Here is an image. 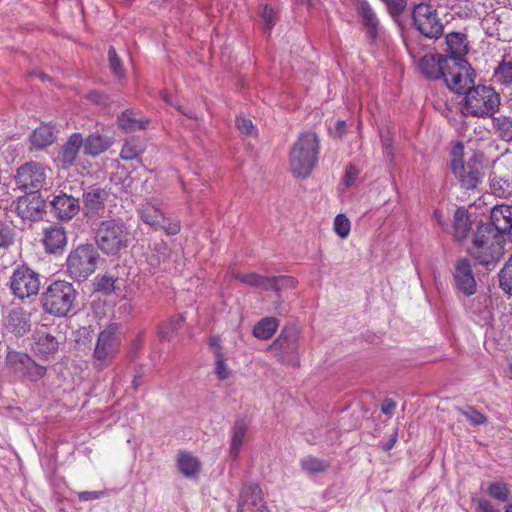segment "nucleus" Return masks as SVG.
Returning <instances> with one entry per match:
<instances>
[{"mask_svg":"<svg viewBox=\"0 0 512 512\" xmlns=\"http://www.w3.org/2000/svg\"><path fill=\"white\" fill-rule=\"evenodd\" d=\"M357 177H358V170L354 166L350 165L346 170L345 177H344V183L347 186H350L354 183V181L356 180Z\"/></svg>","mask_w":512,"mask_h":512,"instance_id":"56","label":"nucleus"},{"mask_svg":"<svg viewBox=\"0 0 512 512\" xmlns=\"http://www.w3.org/2000/svg\"><path fill=\"white\" fill-rule=\"evenodd\" d=\"M87 98L90 101L98 103V104H104L107 100V97L105 94L97 92V91H92V92L88 93Z\"/></svg>","mask_w":512,"mask_h":512,"instance_id":"60","label":"nucleus"},{"mask_svg":"<svg viewBox=\"0 0 512 512\" xmlns=\"http://www.w3.org/2000/svg\"><path fill=\"white\" fill-rule=\"evenodd\" d=\"M301 468L309 474L321 473L327 470L330 462L313 456H307L300 462Z\"/></svg>","mask_w":512,"mask_h":512,"instance_id":"40","label":"nucleus"},{"mask_svg":"<svg viewBox=\"0 0 512 512\" xmlns=\"http://www.w3.org/2000/svg\"><path fill=\"white\" fill-rule=\"evenodd\" d=\"M144 152V147L140 141L131 139L125 141L120 151L121 159L125 161L136 160Z\"/></svg>","mask_w":512,"mask_h":512,"instance_id":"39","label":"nucleus"},{"mask_svg":"<svg viewBox=\"0 0 512 512\" xmlns=\"http://www.w3.org/2000/svg\"><path fill=\"white\" fill-rule=\"evenodd\" d=\"M482 155L475 151L465 154L462 142H456L450 151V169L461 188L474 190L482 181Z\"/></svg>","mask_w":512,"mask_h":512,"instance_id":"2","label":"nucleus"},{"mask_svg":"<svg viewBox=\"0 0 512 512\" xmlns=\"http://www.w3.org/2000/svg\"><path fill=\"white\" fill-rule=\"evenodd\" d=\"M118 278L110 274L98 276L95 280V291L110 295L116 289Z\"/></svg>","mask_w":512,"mask_h":512,"instance_id":"43","label":"nucleus"},{"mask_svg":"<svg viewBox=\"0 0 512 512\" xmlns=\"http://www.w3.org/2000/svg\"><path fill=\"white\" fill-rule=\"evenodd\" d=\"M359 15L367 28V34L371 39H376L378 36L379 20L367 1H362L359 4Z\"/></svg>","mask_w":512,"mask_h":512,"instance_id":"31","label":"nucleus"},{"mask_svg":"<svg viewBox=\"0 0 512 512\" xmlns=\"http://www.w3.org/2000/svg\"><path fill=\"white\" fill-rule=\"evenodd\" d=\"M346 122L343 120H338L336 122V132L338 136L341 137L345 133Z\"/></svg>","mask_w":512,"mask_h":512,"instance_id":"64","label":"nucleus"},{"mask_svg":"<svg viewBox=\"0 0 512 512\" xmlns=\"http://www.w3.org/2000/svg\"><path fill=\"white\" fill-rule=\"evenodd\" d=\"M56 140L55 127L52 123H41L29 137L30 149L40 151L52 145Z\"/></svg>","mask_w":512,"mask_h":512,"instance_id":"22","label":"nucleus"},{"mask_svg":"<svg viewBox=\"0 0 512 512\" xmlns=\"http://www.w3.org/2000/svg\"><path fill=\"white\" fill-rule=\"evenodd\" d=\"M262 18L265 24V29L270 31L275 23V12L273 8L266 5L263 9Z\"/></svg>","mask_w":512,"mask_h":512,"instance_id":"53","label":"nucleus"},{"mask_svg":"<svg viewBox=\"0 0 512 512\" xmlns=\"http://www.w3.org/2000/svg\"><path fill=\"white\" fill-rule=\"evenodd\" d=\"M233 278L247 286L260 288L263 290H279V287L277 285V277L275 276L269 277L255 272H237L233 273Z\"/></svg>","mask_w":512,"mask_h":512,"instance_id":"24","label":"nucleus"},{"mask_svg":"<svg viewBox=\"0 0 512 512\" xmlns=\"http://www.w3.org/2000/svg\"><path fill=\"white\" fill-rule=\"evenodd\" d=\"M182 315H174L161 323L158 327L160 340H171L184 323Z\"/></svg>","mask_w":512,"mask_h":512,"instance_id":"36","label":"nucleus"},{"mask_svg":"<svg viewBox=\"0 0 512 512\" xmlns=\"http://www.w3.org/2000/svg\"><path fill=\"white\" fill-rule=\"evenodd\" d=\"M102 495L101 491H83L78 494V497L80 501H89L99 499Z\"/></svg>","mask_w":512,"mask_h":512,"instance_id":"57","label":"nucleus"},{"mask_svg":"<svg viewBox=\"0 0 512 512\" xmlns=\"http://www.w3.org/2000/svg\"><path fill=\"white\" fill-rule=\"evenodd\" d=\"M118 124L123 130L127 132L145 128L143 122L135 117V113L132 110L124 111L118 117Z\"/></svg>","mask_w":512,"mask_h":512,"instance_id":"42","label":"nucleus"},{"mask_svg":"<svg viewBox=\"0 0 512 512\" xmlns=\"http://www.w3.org/2000/svg\"><path fill=\"white\" fill-rule=\"evenodd\" d=\"M42 243L46 253H62L67 246L66 230L59 225H51L44 228Z\"/></svg>","mask_w":512,"mask_h":512,"instance_id":"20","label":"nucleus"},{"mask_svg":"<svg viewBox=\"0 0 512 512\" xmlns=\"http://www.w3.org/2000/svg\"><path fill=\"white\" fill-rule=\"evenodd\" d=\"M500 288L512 295V254L509 256L498 274Z\"/></svg>","mask_w":512,"mask_h":512,"instance_id":"41","label":"nucleus"},{"mask_svg":"<svg viewBox=\"0 0 512 512\" xmlns=\"http://www.w3.org/2000/svg\"><path fill=\"white\" fill-rule=\"evenodd\" d=\"M16 212L23 220H41L46 213V201L37 192H30L18 198Z\"/></svg>","mask_w":512,"mask_h":512,"instance_id":"14","label":"nucleus"},{"mask_svg":"<svg viewBox=\"0 0 512 512\" xmlns=\"http://www.w3.org/2000/svg\"><path fill=\"white\" fill-rule=\"evenodd\" d=\"M236 126L238 130L245 135L251 136L254 134L255 127L252 121L245 117H237Z\"/></svg>","mask_w":512,"mask_h":512,"instance_id":"51","label":"nucleus"},{"mask_svg":"<svg viewBox=\"0 0 512 512\" xmlns=\"http://www.w3.org/2000/svg\"><path fill=\"white\" fill-rule=\"evenodd\" d=\"M491 189L493 193L497 196H504L506 190L502 188V186L497 187V181L495 179H492L491 181Z\"/></svg>","mask_w":512,"mask_h":512,"instance_id":"62","label":"nucleus"},{"mask_svg":"<svg viewBox=\"0 0 512 512\" xmlns=\"http://www.w3.org/2000/svg\"><path fill=\"white\" fill-rule=\"evenodd\" d=\"M209 346L213 351L214 357L219 354H224L221 347V339L219 336H212L209 340Z\"/></svg>","mask_w":512,"mask_h":512,"instance_id":"58","label":"nucleus"},{"mask_svg":"<svg viewBox=\"0 0 512 512\" xmlns=\"http://www.w3.org/2000/svg\"><path fill=\"white\" fill-rule=\"evenodd\" d=\"M464 415L466 416L467 420L475 425H480V424H484L486 422V417L478 412L477 410L473 409V408H469L468 411H466L464 413Z\"/></svg>","mask_w":512,"mask_h":512,"instance_id":"54","label":"nucleus"},{"mask_svg":"<svg viewBox=\"0 0 512 512\" xmlns=\"http://www.w3.org/2000/svg\"><path fill=\"white\" fill-rule=\"evenodd\" d=\"M238 512H270L264 503L262 489L259 485L250 484L241 489Z\"/></svg>","mask_w":512,"mask_h":512,"instance_id":"15","label":"nucleus"},{"mask_svg":"<svg viewBox=\"0 0 512 512\" xmlns=\"http://www.w3.org/2000/svg\"><path fill=\"white\" fill-rule=\"evenodd\" d=\"M77 291L73 284L65 280H55L42 294L43 310L55 317H64L75 306Z\"/></svg>","mask_w":512,"mask_h":512,"instance_id":"5","label":"nucleus"},{"mask_svg":"<svg viewBox=\"0 0 512 512\" xmlns=\"http://www.w3.org/2000/svg\"><path fill=\"white\" fill-rule=\"evenodd\" d=\"M454 279L457 289L466 296L476 293V281L469 260L459 259L455 266Z\"/></svg>","mask_w":512,"mask_h":512,"instance_id":"18","label":"nucleus"},{"mask_svg":"<svg viewBox=\"0 0 512 512\" xmlns=\"http://www.w3.org/2000/svg\"><path fill=\"white\" fill-rule=\"evenodd\" d=\"M109 192L98 186H90L83 193V212L85 216L98 217L105 211Z\"/></svg>","mask_w":512,"mask_h":512,"instance_id":"16","label":"nucleus"},{"mask_svg":"<svg viewBox=\"0 0 512 512\" xmlns=\"http://www.w3.org/2000/svg\"><path fill=\"white\" fill-rule=\"evenodd\" d=\"M490 220L494 231L504 234L512 230V205H495L490 213Z\"/></svg>","mask_w":512,"mask_h":512,"instance_id":"21","label":"nucleus"},{"mask_svg":"<svg viewBox=\"0 0 512 512\" xmlns=\"http://www.w3.org/2000/svg\"><path fill=\"white\" fill-rule=\"evenodd\" d=\"M99 254L92 244H81L70 251L66 259V271L75 281L86 280L97 267Z\"/></svg>","mask_w":512,"mask_h":512,"instance_id":"6","label":"nucleus"},{"mask_svg":"<svg viewBox=\"0 0 512 512\" xmlns=\"http://www.w3.org/2000/svg\"><path fill=\"white\" fill-rule=\"evenodd\" d=\"M215 374L219 380L228 379L231 376V369L226 363L224 354L215 356Z\"/></svg>","mask_w":512,"mask_h":512,"instance_id":"48","label":"nucleus"},{"mask_svg":"<svg viewBox=\"0 0 512 512\" xmlns=\"http://www.w3.org/2000/svg\"><path fill=\"white\" fill-rule=\"evenodd\" d=\"M412 18L416 29L425 37L437 39L442 35L443 24L432 5L427 3L416 5Z\"/></svg>","mask_w":512,"mask_h":512,"instance_id":"11","label":"nucleus"},{"mask_svg":"<svg viewBox=\"0 0 512 512\" xmlns=\"http://www.w3.org/2000/svg\"><path fill=\"white\" fill-rule=\"evenodd\" d=\"M298 348V329L294 325H286L279 336L270 344L268 351L281 363L297 367L300 365Z\"/></svg>","mask_w":512,"mask_h":512,"instance_id":"9","label":"nucleus"},{"mask_svg":"<svg viewBox=\"0 0 512 512\" xmlns=\"http://www.w3.org/2000/svg\"><path fill=\"white\" fill-rule=\"evenodd\" d=\"M51 206L54 215L61 221H70L80 210L79 200L65 193L55 196Z\"/></svg>","mask_w":512,"mask_h":512,"instance_id":"19","label":"nucleus"},{"mask_svg":"<svg viewBox=\"0 0 512 512\" xmlns=\"http://www.w3.org/2000/svg\"><path fill=\"white\" fill-rule=\"evenodd\" d=\"M279 327V320L275 317H264L253 328V335L260 340L270 339Z\"/></svg>","mask_w":512,"mask_h":512,"instance_id":"34","label":"nucleus"},{"mask_svg":"<svg viewBox=\"0 0 512 512\" xmlns=\"http://www.w3.org/2000/svg\"><path fill=\"white\" fill-rule=\"evenodd\" d=\"M33 339V351L42 359H49L59 348V341L50 333L37 331Z\"/></svg>","mask_w":512,"mask_h":512,"instance_id":"25","label":"nucleus"},{"mask_svg":"<svg viewBox=\"0 0 512 512\" xmlns=\"http://www.w3.org/2000/svg\"><path fill=\"white\" fill-rule=\"evenodd\" d=\"M163 229L167 235H177L181 230V224L179 220H171L166 217V222L160 224L159 229Z\"/></svg>","mask_w":512,"mask_h":512,"instance_id":"52","label":"nucleus"},{"mask_svg":"<svg viewBox=\"0 0 512 512\" xmlns=\"http://www.w3.org/2000/svg\"><path fill=\"white\" fill-rule=\"evenodd\" d=\"M478 508L481 512H498L493 504L487 499H479Z\"/></svg>","mask_w":512,"mask_h":512,"instance_id":"59","label":"nucleus"},{"mask_svg":"<svg viewBox=\"0 0 512 512\" xmlns=\"http://www.w3.org/2000/svg\"><path fill=\"white\" fill-rule=\"evenodd\" d=\"M108 60L111 71L117 76H122L124 74L122 61L118 56L115 48L112 46L109 48L108 51Z\"/></svg>","mask_w":512,"mask_h":512,"instance_id":"49","label":"nucleus"},{"mask_svg":"<svg viewBox=\"0 0 512 512\" xmlns=\"http://www.w3.org/2000/svg\"><path fill=\"white\" fill-rule=\"evenodd\" d=\"M16 229L12 222L0 220V249H8L14 245Z\"/></svg>","mask_w":512,"mask_h":512,"instance_id":"38","label":"nucleus"},{"mask_svg":"<svg viewBox=\"0 0 512 512\" xmlns=\"http://www.w3.org/2000/svg\"><path fill=\"white\" fill-rule=\"evenodd\" d=\"M496 81L503 85L512 84V58L508 61L503 60L499 63L494 72Z\"/></svg>","mask_w":512,"mask_h":512,"instance_id":"44","label":"nucleus"},{"mask_svg":"<svg viewBox=\"0 0 512 512\" xmlns=\"http://www.w3.org/2000/svg\"><path fill=\"white\" fill-rule=\"evenodd\" d=\"M16 186L29 192H38L46 183V172L44 166L35 161L21 165L15 174Z\"/></svg>","mask_w":512,"mask_h":512,"instance_id":"13","label":"nucleus"},{"mask_svg":"<svg viewBox=\"0 0 512 512\" xmlns=\"http://www.w3.org/2000/svg\"><path fill=\"white\" fill-rule=\"evenodd\" d=\"M450 59L438 54L425 55L419 62L421 73L428 79H440Z\"/></svg>","mask_w":512,"mask_h":512,"instance_id":"23","label":"nucleus"},{"mask_svg":"<svg viewBox=\"0 0 512 512\" xmlns=\"http://www.w3.org/2000/svg\"><path fill=\"white\" fill-rule=\"evenodd\" d=\"M82 144L83 137L80 133H73L70 135L66 143L63 145L60 154V161L64 168H69L75 163Z\"/></svg>","mask_w":512,"mask_h":512,"instance_id":"26","label":"nucleus"},{"mask_svg":"<svg viewBox=\"0 0 512 512\" xmlns=\"http://www.w3.org/2000/svg\"><path fill=\"white\" fill-rule=\"evenodd\" d=\"M319 135L313 130L298 134L288 152L291 174L300 179L308 178L316 168L321 149Z\"/></svg>","mask_w":512,"mask_h":512,"instance_id":"1","label":"nucleus"},{"mask_svg":"<svg viewBox=\"0 0 512 512\" xmlns=\"http://www.w3.org/2000/svg\"><path fill=\"white\" fill-rule=\"evenodd\" d=\"M471 226L469 211L465 207H458L453 219L454 237L458 241L464 240L468 236Z\"/></svg>","mask_w":512,"mask_h":512,"instance_id":"27","label":"nucleus"},{"mask_svg":"<svg viewBox=\"0 0 512 512\" xmlns=\"http://www.w3.org/2000/svg\"><path fill=\"white\" fill-rule=\"evenodd\" d=\"M388 8V11L393 16L402 14L406 8V0H383Z\"/></svg>","mask_w":512,"mask_h":512,"instance_id":"50","label":"nucleus"},{"mask_svg":"<svg viewBox=\"0 0 512 512\" xmlns=\"http://www.w3.org/2000/svg\"><path fill=\"white\" fill-rule=\"evenodd\" d=\"M487 493L501 502H506L510 498V490L507 484L501 481L491 482L487 487Z\"/></svg>","mask_w":512,"mask_h":512,"instance_id":"45","label":"nucleus"},{"mask_svg":"<svg viewBox=\"0 0 512 512\" xmlns=\"http://www.w3.org/2000/svg\"><path fill=\"white\" fill-rule=\"evenodd\" d=\"M442 75L447 87L456 93L467 91L474 85L475 73L471 65L463 59H450Z\"/></svg>","mask_w":512,"mask_h":512,"instance_id":"10","label":"nucleus"},{"mask_svg":"<svg viewBox=\"0 0 512 512\" xmlns=\"http://www.w3.org/2000/svg\"><path fill=\"white\" fill-rule=\"evenodd\" d=\"M138 213L139 217L145 224L155 229H159L160 224L162 222H166L164 213L150 202L141 204Z\"/></svg>","mask_w":512,"mask_h":512,"instance_id":"29","label":"nucleus"},{"mask_svg":"<svg viewBox=\"0 0 512 512\" xmlns=\"http://www.w3.org/2000/svg\"><path fill=\"white\" fill-rule=\"evenodd\" d=\"M494 132L503 141H512V118L506 115H499L492 119Z\"/></svg>","mask_w":512,"mask_h":512,"instance_id":"37","label":"nucleus"},{"mask_svg":"<svg viewBox=\"0 0 512 512\" xmlns=\"http://www.w3.org/2000/svg\"><path fill=\"white\" fill-rule=\"evenodd\" d=\"M4 328L17 337L27 334L31 330V314L23 308L12 309L5 317Z\"/></svg>","mask_w":512,"mask_h":512,"instance_id":"17","label":"nucleus"},{"mask_svg":"<svg viewBox=\"0 0 512 512\" xmlns=\"http://www.w3.org/2000/svg\"><path fill=\"white\" fill-rule=\"evenodd\" d=\"M47 373V368L43 365L36 363L32 358L27 365V369L23 376L27 377L31 381H38L42 379Z\"/></svg>","mask_w":512,"mask_h":512,"instance_id":"47","label":"nucleus"},{"mask_svg":"<svg viewBox=\"0 0 512 512\" xmlns=\"http://www.w3.org/2000/svg\"><path fill=\"white\" fill-rule=\"evenodd\" d=\"M433 216H434L435 220L437 221L438 225L442 229H445L447 227V224H446L445 220L443 219L442 213L439 209L434 210Z\"/></svg>","mask_w":512,"mask_h":512,"instance_id":"61","label":"nucleus"},{"mask_svg":"<svg viewBox=\"0 0 512 512\" xmlns=\"http://www.w3.org/2000/svg\"><path fill=\"white\" fill-rule=\"evenodd\" d=\"M10 288L20 299L37 295L40 289L39 275L27 265L18 266L10 278Z\"/></svg>","mask_w":512,"mask_h":512,"instance_id":"12","label":"nucleus"},{"mask_svg":"<svg viewBox=\"0 0 512 512\" xmlns=\"http://www.w3.org/2000/svg\"><path fill=\"white\" fill-rule=\"evenodd\" d=\"M447 51L451 54L449 59H462L468 52L467 37L460 32H452L446 35Z\"/></svg>","mask_w":512,"mask_h":512,"instance_id":"28","label":"nucleus"},{"mask_svg":"<svg viewBox=\"0 0 512 512\" xmlns=\"http://www.w3.org/2000/svg\"><path fill=\"white\" fill-rule=\"evenodd\" d=\"M132 240L131 232L122 219L102 220L95 230V243L107 256L118 255L128 248Z\"/></svg>","mask_w":512,"mask_h":512,"instance_id":"4","label":"nucleus"},{"mask_svg":"<svg viewBox=\"0 0 512 512\" xmlns=\"http://www.w3.org/2000/svg\"><path fill=\"white\" fill-rule=\"evenodd\" d=\"M167 244L164 241H160L157 243H154L153 250H155L159 254H165L167 251Z\"/></svg>","mask_w":512,"mask_h":512,"instance_id":"63","label":"nucleus"},{"mask_svg":"<svg viewBox=\"0 0 512 512\" xmlns=\"http://www.w3.org/2000/svg\"><path fill=\"white\" fill-rule=\"evenodd\" d=\"M110 145L111 143L106 137L97 133L89 135L85 140L83 139L82 144L84 153L93 157L105 152Z\"/></svg>","mask_w":512,"mask_h":512,"instance_id":"33","label":"nucleus"},{"mask_svg":"<svg viewBox=\"0 0 512 512\" xmlns=\"http://www.w3.org/2000/svg\"><path fill=\"white\" fill-rule=\"evenodd\" d=\"M396 409V402L391 398H385L381 404V411L385 415L392 416Z\"/></svg>","mask_w":512,"mask_h":512,"instance_id":"55","label":"nucleus"},{"mask_svg":"<svg viewBox=\"0 0 512 512\" xmlns=\"http://www.w3.org/2000/svg\"><path fill=\"white\" fill-rule=\"evenodd\" d=\"M30 361L31 357L27 353L16 350L8 351L5 359L7 367L13 372L21 375L25 373Z\"/></svg>","mask_w":512,"mask_h":512,"instance_id":"35","label":"nucleus"},{"mask_svg":"<svg viewBox=\"0 0 512 512\" xmlns=\"http://www.w3.org/2000/svg\"><path fill=\"white\" fill-rule=\"evenodd\" d=\"M335 233L342 239L346 238L351 230L350 220L345 214H338L333 223Z\"/></svg>","mask_w":512,"mask_h":512,"instance_id":"46","label":"nucleus"},{"mask_svg":"<svg viewBox=\"0 0 512 512\" xmlns=\"http://www.w3.org/2000/svg\"><path fill=\"white\" fill-rule=\"evenodd\" d=\"M177 466L180 472L186 477H192L199 473L201 462L190 452L181 451L177 457Z\"/></svg>","mask_w":512,"mask_h":512,"instance_id":"30","label":"nucleus"},{"mask_svg":"<svg viewBox=\"0 0 512 512\" xmlns=\"http://www.w3.org/2000/svg\"><path fill=\"white\" fill-rule=\"evenodd\" d=\"M247 434V425L244 420H237L231 431L230 455L237 460Z\"/></svg>","mask_w":512,"mask_h":512,"instance_id":"32","label":"nucleus"},{"mask_svg":"<svg viewBox=\"0 0 512 512\" xmlns=\"http://www.w3.org/2000/svg\"><path fill=\"white\" fill-rule=\"evenodd\" d=\"M500 96L494 88L478 85L466 91L465 110L476 117L492 116L499 108Z\"/></svg>","mask_w":512,"mask_h":512,"instance_id":"7","label":"nucleus"},{"mask_svg":"<svg viewBox=\"0 0 512 512\" xmlns=\"http://www.w3.org/2000/svg\"><path fill=\"white\" fill-rule=\"evenodd\" d=\"M505 237L488 225L478 227L468 249L469 255L479 264L495 266L504 254Z\"/></svg>","mask_w":512,"mask_h":512,"instance_id":"3","label":"nucleus"},{"mask_svg":"<svg viewBox=\"0 0 512 512\" xmlns=\"http://www.w3.org/2000/svg\"><path fill=\"white\" fill-rule=\"evenodd\" d=\"M121 338L117 324H109L98 335L93 352V364L97 370L108 367L120 350Z\"/></svg>","mask_w":512,"mask_h":512,"instance_id":"8","label":"nucleus"}]
</instances>
